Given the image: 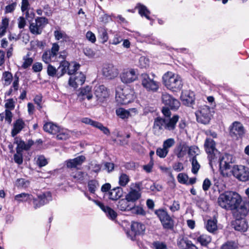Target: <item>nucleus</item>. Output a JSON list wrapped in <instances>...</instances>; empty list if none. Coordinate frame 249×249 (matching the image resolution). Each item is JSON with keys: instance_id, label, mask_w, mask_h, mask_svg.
<instances>
[{"instance_id": "nucleus-19", "label": "nucleus", "mask_w": 249, "mask_h": 249, "mask_svg": "<svg viewBox=\"0 0 249 249\" xmlns=\"http://www.w3.org/2000/svg\"><path fill=\"white\" fill-rule=\"evenodd\" d=\"M206 152L208 154L209 164L213 168V160L215 158L214 152L216 151L214 141H206L204 144Z\"/></svg>"}, {"instance_id": "nucleus-3", "label": "nucleus", "mask_w": 249, "mask_h": 249, "mask_svg": "<svg viewBox=\"0 0 249 249\" xmlns=\"http://www.w3.org/2000/svg\"><path fill=\"white\" fill-rule=\"evenodd\" d=\"M162 79L164 86L173 91H178L182 88L183 83L180 76L172 72H167L164 74Z\"/></svg>"}, {"instance_id": "nucleus-22", "label": "nucleus", "mask_w": 249, "mask_h": 249, "mask_svg": "<svg viewBox=\"0 0 249 249\" xmlns=\"http://www.w3.org/2000/svg\"><path fill=\"white\" fill-rule=\"evenodd\" d=\"M86 160L84 156L81 155L76 158L66 161L67 167L68 168H75L78 165H81Z\"/></svg>"}, {"instance_id": "nucleus-8", "label": "nucleus", "mask_w": 249, "mask_h": 249, "mask_svg": "<svg viewBox=\"0 0 249 249\" xmlns=\"http://www.w3.org/2000/svg\"><path fill=\"white\" fill-rule=\"evenodd\" d=\"M213 113V108L211 109L206 106L202 107L195 113L196 120L201 124H207L209 123Z\"/></svg>"}, {"instance_id": "nucleus-16", "label": "nucleus", "mask_w": 249, "mask_h": 249, "mask_svg": "<svg viewBox=\"0 0 249 249\" xmlns=\"http://www.w3.org/2000/svg\"><path fill=\"white\" fill-rule=\"evenodd\" d=\"M102 73L107 78L112 79L118 75L119 71L117 68L112 64H105L102 69Z\"/></svg>"}, {"instance_id": "nucleus-32", "label": "nucleus", "mask_w": 249, "mask_h": 249, "mask_svg": "<svg viewBox=\"0 0 249 249\" xmlns=\"http://www.w3.org/2000/svg\"><path fill=\"white\" fill-rule=\"evenodd\" d=\"M141 193L136 190H132L125 196V198L131 203H134L135 201L139 199L141 197Z\"/></svg>"}, {"instance_id": "nucleus-42", "label": "nucleus", "mask_w": 249, "mask_h": 249, "mask_svg": "<svg viewBox=\"0 0 249 249\" xmlns=\"http://www.w3.org/2000/svg\"><path fill=\"white\" fill-rule=\"evenodd\" d=\"M192 164V172L194 174H196L200 169V165L196 158H192L190 160Z\"/></svg>"}, {"instance_id": "nucleus-5", "label": "nucleus", "mask_w": 249, "mask_h": 249, "mask_svg": "<svg viewBox=\"0 0 249 249\" xmlns=\"http://www.w3.org/2000/svg\"><path fill=\"white\" fill-rule=\"evenodd\" d=\"M235 162V158L231 154L226 153L219 159V166L221 174L223 177L230 175L232 164Z\"/></svg>"}, {"instance_id": "nucleus-48", "label": "nucleus", "mask_w": 249, "mask_h": 249, "mask_svg": "<svg viewBox=\"0 0 249 249\" xmlns=\"http://www.w3.org/2000/svg\"><path fill=\"white\" fill-rule=\"evenodd\" d=\"M139 66L141 68H147L149 66V59L145 56H142L140 58Z\"/></svg>"}, {"instance_id": "nucleus-40", "label": "nucleus", "mask_w": 249, "mask_h": 249, "mask_svg": "<svg viewBox=\"0 0 249 249\" xmlns=\"http://www.w3.org/2000/svg\"><path fill=\"white\" fill-rule=\"evenodd\" d=\"M69 68V62L66 61H63L60 63V66L58 69L61 71V73L59 74V73L57 74V76L60 77L63 76L65 73L68 71Z\"/></svg>"}, {"instance_id": "nucleus-36", "label": "nucleus", "mask_w": 249, "mask_h": 249, "mask_svg": "<svg viewBox=\"0 0 249 249\" xmlns=\"http://www.w3.org/2000/svg\"><path fill=\"white\" fill-rule=\"evenodd\" d=\"M136 8L138 9L139 13L141 16H144L147 19H150L149 17L150 12L148 10L145 6L141 3H138L136 6Z\"/></svg>"}, {"instance_id": "nucleus-50", "label": "nucleus", "mask_w": 249, "mask_h": 249, "mask_svg": "<svg viewBox=\"0 0 249 249\" xmlns=\"http://www.w3.org/2000/svg\"><path fill=\"white\" fill-rule=\"evenodd\" d=\"M102 166L101 164H98L95 162H91L89 164V169H91L92 171L98 173L101 169Z\"/></svg>"}, {"instance_id": "nucleus-26", "label": "nucleus", "mask_w": 249, "mask_h": 249, "mask_svg": "<svg viewBox=\"0 0 249 249\" xmlns=\"http://www.w3.org/2000/svg\"><path fill=\"white\" fill-rule=\"evenodd\" d=\"M145 230V226L142 223L133 222L131 225V231L135 235L143 234Z\"/></svg>"}, {"instance_id": "nucleus-41", "label": "nucleus", "mask_w": 249, "mask_h": 249, "mask_svg": "<svg viewBox=\"0 0 249 249\" xmlns=\"http://www.w3.org/2000/svg\"><path fill=\"white\" fill-rule=\"evenodd\" d=\"M13 75L12 73L9 71H4L3 72L2 80L4 81V85L5 86L9 85L12 80Z\"/></svg>"}, {"instance_id": "nucleus-20", "label": "nucleus", "mask_w": 249, "mask_h": 249, "mask_svg": "<svg viewBox=\"0 0 249 249\" xmlns=\"http://www.w3.org/2000/svg\"><path fill=\"white\" fill-rule=\"evenodd\" d=\"M94 94L98 102H103L108 95L107 88L103 85H100L97 87L95 89Z\"/></svg>"}, {"instance_id": "nucleus-27", "label": "nucleus", "mask_w": 249, "mask_h": 249, "mask_svg": "<svg viewBox=\"0 0 249 249\" xmlns=\"http://www.w3.org/2000/svg\"><path fill=\"white\" fill-rule=\"evenodd\" d=\"M32 200H33V203L34 205V207L36 209L44 205L48 202L47 198V195L46 194H42L38 195L36 198H35L33 197V199Z\"/></svg>"}, {"instance_id": "nucleus-14", "label": "nucleus", "mask_w": 249, "mask_h": 249, "mask_svg": "<svg viewBox=\"0 0 249 249\" xmlns=\"http://www.w3.org/2000/svg\"><path fill=\"white\" fill-rule=\"evenodd\" d=\"M230 133L231 136H235L237 138H242L245 134V130L241 123L234 122L230 127Z\"/></svg>"}, {"instance_id": "nucleus-4", "label": "nucleus", "mask_w": 249, "mask_h": 249, "mask_svg": "<svg viewBox=\"0 0 249 249\" xmlns=\"http://www.w3.org/2000/svg\"><path fill=\"white\" fill-rule=\"evenodd\" d=\"M136 97L134 90L129 87L118 88L116 91V100L118 103L126 105L133 101Z\"/></svg>"}, {"instance_id": "nucleus-9", "label": "nucleus", "mask_w": 249, "mask_h": 249, "mask_svg": "<svg viewBox=\"0 0 249 249\" xmlns=\"http://www.w3.org/2000/svg\"><path fill=\"white\" fill-rule=\"evenodd\" d=\"M141 84L148 91L156 92L159 88V83L146 73L141 75Z\"/></svg>"}, {"instance_id": "nucleus-31", "label": "nucleus", "mask_w": 249, "mask_h": 249, "mask_svg": "<svg viewBox=\"0 0 249 249\" xmlns=\"http://www.w3.org/2000/svg\"><path fill=\"white\" fill-rule=\"evenodd\" d=\"M25 123L23 121L19 119L17 120L14 124L13 128L12 130V135L15 136L24 127Z\"/></svg>"}, {"instance_id": "nucleus-35", "label": "nucleus", "mask_w": 249, "mask_h": 249, "mask_svg": "<svg viewBox=\"0 0 249 249\" xmlns=\"http://www.w3.org/2000/svg\"><path fill=\"white\" fill-rule=\"evenodd\" d=\"M79 96H83V99H87L88 100H90L93 97L91 93V88L89 86H87L81 89V91L79 93Z\"/></svg>"}, {"instance_id": "nucleus-1", "label": "nucleus", "mask_w": 249, "mask_h": 249, "mask_svg": "<svg viewBox=\"0 0 249 249\" xmlns=\"http://www.w3.org/2000/svg\"><path fill=\"white\" fill-rule=\"evenodd\" d=\"M242 204L241 196L235 192H225L219 196V205L225 209L232 210L234 216L244 215L240 211Z\"/></svg>"}, {"instance_id": "nucleus-2", "label": "nucleus", "mask_w": 249, "mask_h": 249, "mask_svg": "<svg viewBox=\"0 0 249 249\" xmlns=\"http://www.w3.org/2000/svg\"><path fill=\"white\" fill-rule=\"evenodd\" d=\"M162 112L167 118L165 119L157 118L155 119L153 131L156 135H160L162 134L164 129L169 130H174L178 120L179 117L178 115H175L171 118H169L171 115V112L168 107H163Z\"/></svg>"}, {"instance_id": "nucleus-61", "label": "nucleus", "mask_w": 249, "mask_h": 249, "mask_svg": "<svg viewBox=\"0 0 249 249\" xmlns=\"http://www.w3.org/2000/svg\"><path fill=\"white\" fill-rule=\"evenodd\" d=\"M153 165L154 160L153 158H151V160L147 164L143 166V169L147 173H151L152 172Z\"/></svg>"}, {"instance_id": "nucleus-25", "label": "nucleus", "mask_w": 249, "mask_h": 249, "mask_svg": "<svg viewBox=\"0 0 249 249\" xmlns=\"http://www.w3.org/2000/svg\"><path fill=\"white\" fill-rule=\"evenodd\" d=\"M94 202L106 213L108 217L111 219H114L116 217L117 213L112 209L108 206H104L103 203L98 201L94 200Z\"/></svg>"}, {"instance_id": "nucleus-45", "label": "nucleus", "mask_w": 249, "mask_h": 249, "mask_svg": "<svg viewBox=\"0 0 249 249\" xmlns=\"http://www.w3.org/2000/svg\"><path fill=\"white\" fill-rule=\"evenodd\" d=\"M99 183L98 181L95 180H91L88 182V188L89 191L92 194H94L96 191V189L98 186Z\"/></svg>"}, {"instance_id": "nucleus-62", "label": "nucleus", "mask_w": 249, "mask_h": 249, "mask_svg": "<svg viewBox=\"0 0 249 249\" xmlns=\"http://www.w3.org/2000/svg\"><path fill=\"white\" fill-rule=\"evenodd\" d=\"M37 164L40 167L45 166L47 164V160L43 156H40L37 160Z\"/></svg>"}, {"instance_id": "nucleus-37", "label": "nucleus", "mask_w": 249, "mask_h": 249, "mask_svg": "<svg viewBox=\"0 0 249 249\" xmlns=\"http://www.w3.org/2000/svg\"><path fill=\"white\" fill-rule=\"evenodd\" d=\"M217 220L215 217L213 219H210L207 221L206 228L210 232H213L217 230Z\"/></svg>"}, {"instance_id": "nucleus-55", "label": "nucleus", "mask_w": 249, "mask_h": 249, "mask_svg": "<svg viewBox=\"0 0 249 249\" xmlns=\"http://www.w3.org/2000/svg\"><path fill=\"white\" fill-rule=\"evenodd\" d=\"M199 151L197 147L191 146L190 147L188 154L192 158H196V156L199 154Z\"/></svg>"}, {"instance_id": "nucleus-34", "label": "nucleus", "mask_w": 249, "mask_h": 249, "mask_svg": "<svg viewBox=\"0 0 249 249\" xmlns=\"http://www.w3.org/2000/svg\"><path fill=\"white\" fill-rule=\"evenodd\" d=\"M98 37L101 40L102 43L107 42L108 39L107 30L104 27H100L98 28Z\"/></svg>"}, {"instance_id": "nucleus-6", "label": "nucleus", "mask_w": 249, "mask_h": 249, "mask_svg": "<svg viewBox=\"0 0 249 249\" xmlns=\"http://www.w3.org/2000/svg\"><path fill=\"white\" fill-rule=\"evenodd\" d=\"M43 128L46 132L53 135L58 133L57 135V139L59 140H65L69 138V132L67 130H60L58 126L52 122L45 124Z\"/></svg>"}, {"instance_id": "nucleus-11", "label": "nucleus", "mask_w": 249, "mask_h": 249, "mask_svg": "<svg viewBox=\"0 0 249 249\" xmlns=\"http://www.w3.org/2000/svg\"><path fill=\"white\" fill-rule=\"evenodd\" d=\"M121 81L125 84L131 83L138 78V71L136 69L128 68L123 70L120 74Z\"/></svg>"}, {"instance_id": "nucleus-47", "label": "nucleus", "mask_w": 249, "mask_h": 249, "mask_svg": "<svg viewBox=\"0 0 249 249\" xmlns=\"http://www.w3.org/2000/svg\"><path fill=\"white\" fill-rule=\"evenodd\" d=\"M238 246L236 243L233 241H228L224 244L220 249H237Z\"/></svg>"}, {"instance_id": "nucleus-49", "label": "nucleus", "mask_w": 249, "mask_h": 249, "mask_svg": "<svg viewBox=\"0 0 249 249\" xmlns=\"http://www.w3.org/2000/svg\"><path fill=\"white\" fill-rule=\"evenodd\" d=\"M54 57L50 53V51L45 52L42 56V60L46 64L49 63Z\"/></svg>"}, {"instance_id": "nucleus-24", "label": "nucleus", "mask_w": 249, "mask_h": 249, "mask_svg": "<svg viewBox=\"0 0 249 249\" xmlns=\"http://www.w3.org/2000/svg\"><path fill=\"white\" fill-rule=\"evenodd\" d=\"M82 122L86 124H90L95 127L98 128L103 131L105 134H107L109 133V130L106 127L103 126V125L99 122L93 121L88 118H84L82 120Z\"/></svg>"}, {"instance_id": "nucleus-56", "label": "nucleus", "mask_w": 249, "mask_h": 249, "mask_svg": "<svg viewBox=\"0 0 249 249\" xmlns=\"http://www.w3.org/2000/svg\"><path fill=\"white\" fill-rule=\"evenodd\" d=\"M152 245L155 249H168L166 245L162 242L155 241Z\"/></svg>"}, {"instance_id": "nucleus-15", "label": "nucleus", "mask_w": 249, "mask_h": 249, "mask_svg": "<svg viewBox=\"0 0 249 249\" xmlns=\"http://www.w3.org/2000/svg\"><path fill=\"white\" fill-rule=\"evenodd\" d=\"M161 98L162 103L172 109L176 110L180 106L179 102L168 93H163Z\"/></svg>"}, {"instance_id": "nucleus-21", "label": "nucleus", "mask_w": 249, "mask_h": 249, "mask_svg": "<svg viewBox=\"0 0 249 249\" xmlns=\"http://www.w3.org/2000/svg\"><path fill=\"white\" fill-rule=\"evenodd\" d=\"M180 98L184 105L189 106L194 102L195 95L193 91L184 90L182 92Z\"/></svg>"}, {"instance_id": "nucleus-12", "label": "nucleus", "mask_w": 249, "mask_h": 249, "mask_svg": "<svg viewBox=\"0 0 249 249\" xmlns=\"http://www.w3.org/2000/svg\"><path fill=\"white\" fill-rule=\"evenodd\" d=\"M48 23V19L45 18L37 17L35 21L32 22L29 26V29L32 34L40 35L45 25Z\"/></svg>"}, {"instance_id": "nucleus-46", "label": "nucleus", "mask_w": 249, "mask_h": 249, "mask_svg": "<svg viewBox=\"0 0 249 249\" xmlns=\"http://www.w3.org/2000/svg\"><path fill=\"white\" fill-rule=\"evenodd\" d=\"M8 23L9 20L7 18H5L2 19L1 25L0 27V37L5 34Z\"/></svg>"}, {"instance_id": "nucleus-63", "label": "nucleus", "mask_w": 249, "mask_h": 249, "mask_svg": "<svg viewBox=\"0 0 249 249\" xmlns=\"http://www.w3.org/2000/svg\"><path fill=\"white\" fill-rule=\"evenodd\" d=\"M43 69V65L40 62H36L32 66V69L35 72H40Z\"/></svg>"}, {"instance_id": "nucleus-39", "label": "nucleus", "mask_w": 249, "mask_h": 249, "mask_svg": "<svg viewBox=\"0 0 249 249\" xmlns=\"http://www.w3.org/2000/svg\"><path fill=\"white\" fill-rule=\"evenodd\" d=\"M197 241L199 242L201 246H206L211 241V237L206 234H202L197 238Z\"/></svg>"}, {"instance_id": "nucleus-33", "label": "nucleus", "mask_w": 249, "mask_h": 249, "mask_svg": "<svg viewBox=\"0 0 249 249\" xmlns=\"http://www.w3.org/2000/svg\"><path fill=\"white\" fill-rule=\"evenodd\" d=\"M32 199L33 196L27 193H21L15 196V200L18 202L31 201Z\"/></svg>"}, {"instance_id": "nucleus-17", "label": "nucleus", "mask_w": 249, "mask_h": 249, "mask_svg": "<svg viewBox=\"0 0 249 249\" xmlns=\"http://www.w3.org/2000/svg\"><path fill=\"white\" fill-rule=\"evenodd\" d=\"M86 77L82 72H76L70 77L69 84L70 86L76 89L79 86L83 85L85 81Z\"/></svg>"}, {"instance_id": "nucleus-53", "label": "nucleus", "mask_w": 249, "mask_h": 249, "mask_svg": "<svg viewBox=\"0 0 249 249\" xmlns=\"http://www.w3.org/2000/svg\"><path fill=\"white\" fill-rule=\"evenodd\" d=\"M29 185V182L23 178L18 179L16 181V185L18 187H27Z\"/></svg>"}, {"instance_id": "nucleus-57", "label": "nucleus", "mask_w": 249, "mask_h": 249, "mask_svg": "<svg viewBox=\"0 0 249 249\" xmlns=\"http://www.w3.org/2000/svg\"><path fill=\"white\" fill-rule=\"evenodd\" d=\"M216 183H215L214 186L211 189L210 192V197L213 200H215L217 196V189L218 188V185H216Z\"/></svg>"}, {"instance_id": "nucleus-60", "label": "nucleus", "mask_w": 249, "mask_h": 249, "mask_svg": "<svg viewBox=\"0 0 249 249\" xmlns=\"http://www.w3.org/2000/svg\"><path fill=\"white\" fill-rule=\"evenodd\" d=\"M104 169L106 170L108 173L112 172L114 169V164L112 162H105L104 163Z\"/></svg>"}, {"instance_id": "nucleus-52", "label": "nucleus", "mask_w": 249, "mask_h": 249, "mask_svg": "<svg viewBox=\"0 0 249 249\" xmlns=\"http://www.w3.org/2000/svg\"><path fill=\"white\" fill-rule=\"evenodd\" d=\"M24 62L22 65V67L24 69H26L31 65L33 62V59L31 57H29V54H27L23 58Z\"/></svg>"}, {"instance_id": "nucleus-7", "label": "nucleus", "mask_w": 249, "mask_h": 249, "mask_svg": "<svg viewBox=\"0 0 249 249\" xmlns=\"http://www.w3.org/2000/svg\"><path fill=\"white\" fill-rule=\"evenodd\" d=\"M17 144V153L14 156V160L16 163L20 165L23 162L22 151L27 150L33 144V141H16Z\"/></svg>"}, {"instance_id": "nucleus-64", "label": "nucleus", "mask_w": 249, "mask_h": 249, "mask_svg": "<svg viewBox=\"0 0 249 249\" xmlns=\"http://www.w3.org/2000/svg\"><path fill=\"white\" fill-rule=\"evenodd\" d=\"M111 189V184L109 183H106L103 184L101 189V191L102 192L105 193V195L107 196V193L109 192V191Z\"/></svg>"}, {"instance_id": "nucleus-59", "label": "nucleus", "mask_w": 249, "mask_h": 249, "mask_svg": "<svg viewBox=\"0 0 249 249\" xmlns=\"http://www.w3.org/2000/svg\"><path fill=\"white\" fill-rule=\"evenodd\" d=\"M6 109L11 110L15 108V102L13 99H8L6 101L5 104Z\"/></svg>"}, {"instance_id": "nucleus-58", "label": "nucleus", "mask_w": 249, "mask_h": 249, "mask_svg": "<svg viewBox=\"0 0 249 249\" xmlns=\"http://www.w3.org/2000/svg\"><path fill=\"white\" fill-rule=\"evenodd\" d=\"M57 70L53 66L49 64L47 68V73L51 77H54L56 75Z\"/></svg>"}, {"instance_id": "nucleus-38", "label": "nucleus", "mask_w": 249, "mask_h": 249, "mask_svg": "<svg viewBox=\"0 0 249 249\" xmlns=\"http://www.w3.org/2000/svg\"><path fill=\"white\" fill-rule=\"evenodd\" d=\"M130 181L129 177L125 173H122L119 177V184L122 187H125Z\"/></svg>"}, {"instance_id": "nucleus-51", "label": "nucleus", "mask_w": 249, "mask_h": 249, "mask_svg": "<svg viewBox=\"0 0 249 249\" xmlns=\"http://www.w3.org/2000/svg\"><path fill=\"white\" fill-rule=\"evenodd\" d=\"M87 176H88V174L87 173L81 171L77 172L74 175H72L73 178L79 181L84 180L85 177Z\"/></svg>"}, {"instance_id": "nucleus-18", "label": "nucleus", "mask_w": 249, "mask_h": 249, "mask_svg": "<svg viewBox=\"0 0 249 249\" xmlns=\"http://www.w3.org/2000/svg\"><path fill=\"white\" fill-rule=\"evenodd\" d=\"M246 215H240L239 216H234L235 220L232 222V225L234 229L237 231L241 232L246 231L248 228V225L246 220L243 218V216Z\"/></svg>"}, {"instance_id": "nucleus-10", "label": "nucleus", "mask_w": 249, "mask_h": 249, "mask_svg": "<svg viewBox=\"0 0 249 249\" xmlns=\"http://www.w3.org/2000/svg\"><path fill=\"white\" fill-rule=\"evenodd\" d=\"M232 172L233 176L241 181L249 180V168L242 165H234Z\"/></svg>"}, {"instance_id": "nucleus-28", "label": "nucleus", "mask_w": 249, "mask_h": 249, "mask_svg": "<svg viewBox=\"0 0 249 249\" xmlns=\"http://www.w3.org/2000/svg\"><path fill=\"white\" fill-rule=\"evenodd\" d=\"M118 208L122 211H128L134 207V203H130L126 198L122 199L118 202Z\"/></svg>"}, {"instance_id": "nucleus-43", "label": "nucleus", "mask_w": 249, "mask_h": 249, "mask_svg": "<svg viewBox=\"0 0 249 249\" xmlns=\"http://www.w3.org/2000/svg\"><path fill=\"white\" fill-rule=\"evenodd\" d=\"M189 240L187 237H179L177 241V245L180 249H184L186 247Z\"/></svg>"}, {"instance_id": "nucleus-44", "label": "nucleus", "mask_w": 249, "mask_h": 249, "mask_svg": "<svg viewBox=\"0 0 249 249\" xmlns=\"http://www.w3.org/2000/svg\"><path fill=\"white\" fill-rule=\"evenodd\" d=\"M80 65L75 63H69V68L68 69V73L69 75H72L76 73V71L79 69Z\"/></svg>"}, {"instance_id": "nucleus-29", "label": "nucleus", "mask_w": 249, "mask_h": 249, "mask_svg": "<svg viewBox=\"0 0 249 249\" xmlns=\"http://www.w3.org/2000/svg\"><path fill=\"white\" fill-rule=\"evenodd\" d=\"M53 35L55 39L60 42H67L70 40V37L63 31L60 29H56L54 31Z\"/></svg>"}, {"instance_id": "nucleus-30", "label": "nucleus", "mask_w": 249, "mask_h": 249, "mask_svg": "<svg viewBox=\"0 0 249 249\" xmlns=\"http://www.w3.org/2000/svg\"><path fill=\"white\" fill-rule=\"evenodd\" d=\"M137 110L135 108L125 110L123 108H119L116 110V114L122 119L128 118L131 114V112L136 113Z\"/></svg>"}, {"instance_id": "nucleus-13", "label": "nucleus", "mask_w": 249, "mask_h": 249, "mask_svg": "<svg viewBox=\"0 0 249 249\" xmlns=\"http://www.w3.org/2000/svg\"><path fill=\"white\" fill-rule=\"evenodd\" d=\"M155 213L160 219L164 228L171 229L173 227V221L166 211L159 209L155 211Z\"/></svg>"}, {"instance_id": "nucleus-23", "label": "nucleus", "mask_w": 249, "mask_h": 249, "mask_svg": "<svg viewBox=\"0 0 249 249\" xmlns=\"http://www.w3.org/2000/svg\"><path fill=\"white\" fill-rule=\"evenodd\" d=\"M123 195V190L121 187H115L107 193L108 198L113 201H116Z\"/></svg>"}, {"instance_id": "nucleus-54", "label": "nucleus", "mask_w": 249, "mask_h": 249, "mask_svg": "<svg viewBox=\"0 0 249 249\" xmlns=\"http://www.w3.org/2000/svg\"><path fill=\"white\" fill-rule=\"evenodd\" d=\"M59 50V45L57 43H54L52 44V47L51 50L50 51V53L52 54V56H53L54 57H55L58 54Z\"/></svg>"}]
</instances>
